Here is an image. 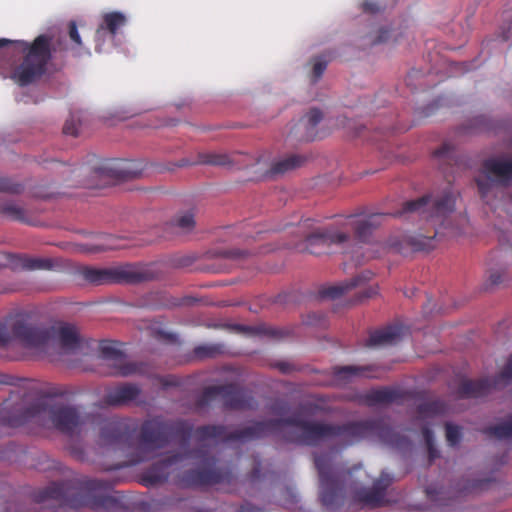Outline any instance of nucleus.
<instances>
[{"instance_id":"1","label":"nucleus","mask_w":512,"mask_h":512,"mask_svg":"<svg viewBox=\"0 0 512 512\" xmlns=\"http://www.w3.org/2000/svg\"><path fill=\"white\" fill-rule=\"evenodd\" d=\"M288 425V417L258 421L232 432L225 425H203L194 431L195 439L201 445L196 449L185 448L182 452L173 453L155 463L146 474L149 484L165 482L168 468L193 459L198 464L196 469L183 472L178 482L183 487H204L219 483H231L233 475L230 470L216 468V458L210 455L203 443L207 440H221L223 443L246 442L267 436ZM193 426L185 420H168L163 416H154L144 420L135 438L128 423L118 418H105L100 422L97 444L105 449L120 450L131 456L136 464L148 461L156 451L166 447L171 440L177 439L181 446L186 447L192 436Z\"/></svg>"},{"instance_id":"2","label":"nucleus","mask_w":512,"mask_h":512,"mask_svg":"<svg viewBox=\"0 0 512 512\" xmlns=\"http://www.w3.org/2000/svg\"><path fill=\"white\" fill-rule=\"evenodd\" d=\"M293 427L297 429L299 441L309 446H316L324 441L337 440L339 445L345 448L371 436H376L383 443L397 448L408 442L406 437L394 431L383 419L329 423L315 420L296 422L290 417V442L293 440Z\"/></svg>"},{"instance_id":"3","label":"nucleus","mask_w":512,"mask_h":512,"mask_svg":"<svg viewBox=\"0 0 512 512\" xmlns=\"http://www.w3.org/2000/svg\"><path fill=\"white\" fill-rule=\"evenodd\" d=\"M0 422L13 428L33 423L72 437L81 432L86 423V415L76 405L49 404L45 401L28 403L24 394L12 392L10 398L3 403Z\"/></svg>"},{"instance_id":"4","label":"nucleus","mask_w":512,"mask_h":512,"mask_svg":"<svg viewBox=\"0 0 512 512\" xmlns=\"http://www.w3.org/2000/svg\"><path fill=\"white\" fill-rule=\"evenodd\" d=\"M314 463L319 474V497L323 506L333 508L340 504L345 490L351 491L354 499L364 506L380 507L384 505L386 490L392 483L389 474L381 473L371 488H364L358 487L355 480L361 478L359 475L362 473L361 466L337 472L332 467L330 456L324 453L316 455Z\"/></svg>"},{"instance_id":"5","label":"nucleus","mask_w":512,"mask_h":512,"mask_svg":"<svg viewBox=\"0 0 512 512\" xmlns=\"http://www.w3.org/2000/svg\"><path fill=\"white\" fill-rule=\"evenodd\" d=\"M454 207L455 198L450 190L445 191L440 197L424 195L418 199L405 202L402 209L392 215L409 220L425 221L433 233L427 235L418 232L405 235L401 240L392 237L383 249L387 248L401 254H405L409 250L419 252L434 249L436 247V237L441 233L440 227L445 225Z\"/></svg>"},{"instance_id":"6","label":"nucleus","mask_w":512,"mask_h":512,"mask_svg":"<svg viewBox=\"0 0 512 512\" xmlns=\"http://www.w3.org/2000/svg\"><path fill=\"white\" fill-rule=\"evenodd\" d=\"M107 481L89 479L83 483L82 489L76 493L72 482H53L45 488L32 493L35 503L46 507H70L79 509L89 507L96 512H120L122 503L109 493Z\"/></svg>"},{"instance_id":"7","label":"nucleus","mask_w":512,"mask_h":512,"mask_svg":"<svg viewBox=\"0 0 512 512\" xmlns=\"http://www.w3.org/2000/svg\"><path fill=\"white\" fill-rule=\"evenodd\" d=\"M68 36L71 41L70 47L61 38L57 39L56 43L52 45L51 37L46 34L37 36L31 43L23 40L13 42L0 39V48L9 44H16L21 47L24 54L23 61L12 74L15 82L20 86H26L40 78L46 72L53 51L71 50L74 56H80L83 43L75 21H70L68 24Z\"/></svg>"},{"instance_id":"8","label":"nucleus","mask_w":512,"mask_h":512,"mask_svg":"<svg viewBox=\"0 0 512 512\" xmlns=\"http://www.w3.org/2000/svg\"><path fill=\"white\" fill-rule=\"evenodd\" d=\"M53 335V328L38 324L29 311L10 314L0 322V346H6L14 339L25 348L43 351Z\"/></svg>"},{"instance_id":"9","label":"nucleus","mask_w":512,"mask_h":512,"mask_svg":"<svg viewBox=\"0 0 512 512\" xmlns=\"http://www.w3.org/2000/svg\"><path fill=\"white\" fill-rule=\"evenodd\" d=\"M82 279L93 285L137 284L153 279V273L144 266L124 264L110 268L83 266L78 270Z\"/></svg>"},{"instance_id":"10","label":"nucleus","mask_w":512,"mask_h":512,"mask_svg":"<svg viewBox=\"0 0 512 512\" xmlns=\"http://www.w3.org/2000/svg\"><path fill=\"white\" fill-rule=\"evenodd\" d=\"M310 219L303 221L293 234H299L303 240L301 243L295 242L294 246L300 252L307 251L312 255H322L329 253L331 246L344 247L351 241V236L347 232L339 231L333 228L316 229L311 232L304 231L309 226Z\"/></svg>"},{"instance_id":"11","label":"nucleus","mask_w":512,"mask_h":512,"mask_svg":"<svg viewBox=\"0 0 512 512\" xmlns=\"http://www.w3.org/2000/svg\"><path fill=\"white\" fill-rule=\"evenodd\" d=\"M218 397L222 399L223 407L229 410H248L256 405L254 398L236 383L205 387L195 405L198 409H203Z\"/></svg>"},{"instance_id":"12","label":"nucleus","mask_w":512,"mask_h":512,"mask_svg":"<svg viewBox=\"0 0 512 512\" xmlns=\"http://www.w3.org/2000/svg\"><path fill=\"white\" fill-rule=\"evenodd\" d=\"M512 182V158L491 157L483 161L476 178L480 196L485 199L496 187H508Z\"/></svg>"},{"instance_id":"13","label":"nucleus","mask_w":512,"mask_h":512,"mask_svg":"<svg viewBox=\"0 0 512 512\" xmlns=\"http://www.w3.org/2000/svg\"><path fill=\"white\" fill-rule=\"evenodd\" d=\"M512 383V354L501 371L492 379H465L459 384L457 394L460 398H478L485 396L492 389H501Z\"/></svg>"},{"instance_id":"14","label":"nucleus","mask_w":512,"mask_h":512,"mask_svg":"<svg viewBox=\"0 0 512 512\" xmlns=\"http://www.w3.org/2000/svg\"><path fill=\"white\" fill-rule=\"evenodd\" d=\"M99 356L106 362L109 376L127 377L143 372V364L128 361L125 353L118 344L111 341H103L99 345Z\"/></svg>"},{"instance_id":"15","label":"nucleus","mask_w":512,"mask_h":512,"mask_svg":"<svg viewBox=\"0 0 512 512\" xmlns=\"http://www.w3.org/2000/svg\"><path fill=\"white\" fill-rule=\"evenodd\" d=\"M371 276L372 273L369 271L362 272L361 274L353 277L350 280H345L338 284L323 288L320 294L322 297L336 299L348 293L352 289L360 288V290L357 292L356 300L361 302L364 299L372 298L374 295L378 293V289L376 286H365L366 283L371 279Z\"/></svg>"},{"instance_id":"16","label":"nucleus","mask_w":512,"mask_h":512,"mask_svg":"<svg viewBox=\"0 0 512 512\" xmlns=\"http://www.w3.org/2000/svg\"><path fill=\"white\" fill-rule=\"evenodd\" d=\"M241 157L242 154L238 152L232 154L221 152H200L197 154L196 160L189 162L188 160L183 159L180 161L179 166L183 167L187 165L203 164L241 169L247 166L242 165L240 161Z\"/></svg>"},{"instance_id":"17","label":"nucleus","mask_w":512,"mask_h":512,"mask_svg":"<svg viewBox=\"0 0 512 512\" xmlns=\"http://www.w3.org/2000/svg\"><path fill=\"white\" fill-rule=\"evenodd\" d=\"M374 371L375 366L373 365L334 366L331 369V379L326 381L324 384L330 386H338L347 384L354 378H377V375L373 373Z\"/></svg>"},{"instance_id":"18","label":"nucleus","mask_w":512,"mask_h":512,"mask_svg":"<svg viewBox=\"0 0 512 512\" xmlns=\"http://www.w3.org/2000/svg\"><path fill=\"white\" fill-rule=\"evenodd\" d=\"M141 394V388L134 383H123L105 390L102 402L111 407L127 406Z\"/></svg>"},{"instance_id":"19","label":"nucleus","mask_w":512,"mask_h":512,"mask_svg":"<svg viewBox=\"0 0 512 512\" xmlns=\"http://www.w3.org/2000/svg\"><path fill=\"white\" fill-rule=\"evenodd\" d=\"M142 174L140 164L134 161H124L117 167L101 166L93 170L95 178L108 176L115 179H134L138 178Z\"/></svg>"},{"instance_id":"20","label":"nucleus","mask_w":512,"mask_h":512,"mask_svg":"<svg viewBox=\"0 0 512 512\" xmlns=\"http://www.w3.org/2000/svg\"><path fill=\"white\" fill-rule=\"evenodd\" d=\"M385 216L386 214L381 213L371 214L365 219H354L349 216L348 225L354 230L358 242L365 243L371 237L373 230L381 225L380 220Z\"/></svg>"},{"instance_id":"21","label":"nucleus","mask_w":512,"mask_h":512,"mask_svg":"<svg viewBox=\"0 0 512 512\" xmlns=\"http://www.w3.org/2000/svg\"><path fill=\"white\" fill-rule=\"evenodd\" d=\"M7 265L12 270H50L53 263L47 258H32L17 254L7 255Z\"/></svg>"},{"instance_id":"22","label":"nucleus","mask_w":512,"mask_h":512,"mask_svg":"<svg viewBox=\"0 0 512 512\" xmlns=\"http://www.w3.org/2000/svg\"><path fill=\"white\" fill-rule=\"evenodd\" d=\"M401 399L400 391L390 387L372 389L362 396V402L370 407L398 402Z\"/></svg>"},{"instance_id":"23","label":"nucleus","mask_w":512,"mask_h":512,"mask_svg":"<svg viewBox=\"0 0 512 512\" xmlns=\"http://www.w3.org/2000/svg\"><path fill=\"white\" fill-rule=\"evenodd\" d=\"M126 22V16L122 12L114 11L104 14L102 23L96 30L97 39L103 37L106 32L114 39L119 29L126 25Z\"/></svg>"},{"instance_id":"24","label":"nucleus","mask_w":512,"mask_h":512,"mask_svg":"<svg viewBox=\"0 0 512 512\" xmlns=\"http://www.w3.org/2000/svg\"><path fill=\"white\" fill-rule=\"evenodd\" d=\"M401 329L397 326H388L372 332L366 342V346H384L396 343L400 339Z\"/></svg>"},{"instance_id":"25","label":"nucleus","mask_w":512,"mask_h":512,"mask_svg":"<svg viewBox=\"0 0 512 512\" xmlns=\"http://www.w3.org/2000/svg\"><path fill=\"white\" fill-rule=\"evenodd\" d=\"M322 119L323 113L317 108L310 109L309 112L301 118L300 122L306 130L305 139L307 141H313L322 137L316 130L317 125L321 122Z\"/></svg>"},{"instance_id":"26","label":"nucleus","mask_w":512,"mask_h":512,"mask_svg":"<svg viewBox=\"0 0 512 512\" xmlns=\"http://www.w3.org/2000/svg\"><path fill=\"white\" fill-rule=\"evenodd\" d=\"M58 341L61 348L67 352L74 351L79 347L80 337L74 326L64 325L58 329Z\"/></svg>"},{"instance_id":"27","label":"nucleus","mask_w":512,"mask_h":512,"mask_svg":"<svg viewBox=\"0 0 512 512\" xmlns=\"http://www.w3.org/2000/svg\"><path fill=\"white\" fill-rule=\"evenodd\" d=\"M170 224L178 234H188L196 226L195 213L193 210L181 211L172 218Z\"/></svg>"},{"instance_id":"28","label":"nucleus","mask_w":512,"mask_h":512,"mask_svg":"<svg viewBox=\"0 0 512 512\" xmlns=\"http://www.w3.org/2000/svg\"><path fill=\"white\" fill-rule=\"evenodd\" d=\"M482 433L499 440L512 438V414L502 423L485 427Z\"/></svg>"},{"instance_id":"29","label":"nucleus","mask_w":512,"mask_h":512,"mask_svg":"<svg viewBox=\"0 0 512 512\" xmlns=\"http://www.w3.org/2000/svg\"><path fill=\"white\" fill-rule=\"evenodd\" d=\"M417 411L422 417H434L445 414L447 411V405L441 400H432L419 404Z\"/></svg>"},{"instance_id":"30","label":"nucleus","mask_w":512,"mask_h":512,"mask_svg":"<svg viewBox=\"0 0 512 512\" xmlns=\"http://www.w3.org/2000/svg\"><path fill=\"white\" fill-rule=\"evenodd\" d=\"M331 57L327 54H321L311 58L312 69L310 73V81L318 82L323 76Z\"/></svg>"},{"instance_id":"31","label":"nucleus","mask_w":512,"mask_h":512,"mask_svg":"<svg viewBox=\"0 0 512 512\" xmlns=\"http://www.w3.org/2000/svg\"><path fill=\"white\" fill-rule=\"evenodd\" d=\"M0 214L11 220L27 222L25 210L14 203H4L0 205Z\"/></svg>"},{"instance_id":"32","label":"nucleus","mask_w":512,"mask_h":512,"mask_svg":"<svg viewBox=\"0 0 512 512\" xmlns=\"http://www.w3.org/2000/svg\"><path fill=\"white\" fill-rule=\"evenodd\" d=\"M247 251L240 249H215L207 253L211 258H223L228 260L237 261L247 256Z\"/></svg>"},{"instance_id":"33","label":"nucleus","mask_w":512,"mask_h":512,"mask_svg":"<svg viewBox=\"0 0 512 512\" xmlns=\"http://www.w3.org/2000/svg\"><path fill=\"white\" fill-rule=\"evenodd\" d=\"M288 171V158H283L273 162L268 170L263 173L266 180H276L279 176L284 175Z\"/></svg>"},{"instance_id":"34","label":"nucleus","mask_w":512,"mask_h":512,"mask_svg":"<svg viewBox=\"0 0 512 512\" xmlns=\"http://www.w3.org/2000/svg\"><path fill=\"white\" fill-rule=\"evenodd\" d=\"M115 238L111 235H101L98 238L97 243L90 245L87 250L89 252H102L107 250H113L119 248V245L115 243Z\"/></svg>"},{"instance_id":"35","label":"nucleus","mask_w":512,"mask_h":512,"mask_svg":"<svg viewBox=\"0 0 512 512\" xmlns=\"http://www.w3.org/2000/svg\"><path fill=\"white\" fill-rule=\"evenodd\" d=\"M223 347L217 344L199 345L193 350L194 356L199 359L214 358L221 354Z\"/></svg>"},{"instance_id":"36","label":"nucleus","mask_w":512,"mask_h":512,"mask_svg":"<svg viewBox=\"0 0 512 512\" xmlns=\"http://www.w3.org/2000/svg\"><path fill=\"white\" fill-rule=\"evenodd\" d=\"M433 157L439 160L441 169L443 172H446V168L443 166L445 164L450 165L451 162L454 161V150L449 144L444 143L440 148L434 151Z\"/></svg>"},{"instance_id":"37","label":"nucleus","mask_w":512,"mask_h":512,"mask_svg":"<svg viewBox=\"0 0 512 512\" xmlns=\"http://www.w3.org/2000/svg\"><path fill=\"white\" fill-rule=\"evenodd\" d=\"M446 429V440L450 446H456L459 444L462 434L459 426L447 423Z\"/></svg>"},{"instance_id":"38","label":"nucleus","mask_w":512,"mask_h":512,"mask_svg":"<svg viewBox=\"0 0 512 512\" xmlns=\"http://www.w3.org/2000/svg\"><path fill=\"white\" fill-rule=\"evenodd\" d=\"M79 125L80 120L78 118H75L74 115H71L70 118H68L65 121V124L63 126V133L65 135L76 137L79 134Z\"/></svg>"},{"instance_id":"39","label":"nucleus","mask_w":512,"mask_h":512,"mask_svg":"<svg viewBox=\"0 0 512 512\" xmlns=\"http://www.w3.org/2000/svg\"><path fill=\"white\" fill-rule=\"evenodd\" d=\"M23 187L19 183H14L10 179L0 177V192H8L12 194H19Z\"/></svg>"},{"instance_id":"40","label":"nucleus","mask_w":512,"mask_h":512,"mask_svg":"<svg viewBox=\"0 0 512 512\" xmlns=\"http://www.w3.org/2000/svg\"><path fill=\"white\" fill-rule=\"evenodd\" d=\"M308 161V157L304 154L290 152V170L303 166Z\"/></svg>"},{"instance_id":"41","label":"nucleus","mask_w":512,"mask_h":512,"mask_svg":"<svg viewBox=\"0 0 512 512\" xmlns=\"http://www.w3.org/2000/svg\"><path fill=\"white\" fill-rule=\"evenodd\" d=\"M487 126V120L484 116H478L470 120L469 130L471 132L482 131Z\"/></svg>"},{"instance_id":"42","label":"nucleus","mask_w":512,"mask_h":512,"mask_svg":"<svg viewBox=\"0 0 512 512\" xmlns=\"http://www.w3.org/2000/svg\"><path fill=\"white\" fill-rule=\"evenodd\" d=\"M246 331H249L253 334H269L274 335V330L272 329H266L263 326H256V327H244Z\"/></svg>"},{"instance_id":"43","label":"nucleus","mask_w":512,"mask_h":512,"mask_svg":"<svg viewBox=\"0 0 512 512\" xmlns=\"http://www.w3.org/2000/svg\"><path fill=\"white\" fill-rule=\"evenodd\" d=\"M390 31L388 29H380L378 36L372 41V44L384 43L389 38Z\"/></svg>"},{"instance_id":"44","label":"nucleus","mask_w":512,"mask_h":512,"mask_svg":"<svg viewBox=\"0 0 512 512\" xmlns=\"http://www.w3.org/2000/svg\"><path fill=\"white\" fill-rule=\"evenodd\" d=\"M422 435H423V438L427 444V446H431L433 444V431L427 427V426H424L422 428Z\"/></svg>"},{"instance_id":"45","label":"nucleus","mask_w":512,"mask_h":512,"mask_svg":"<svg viewBox=\"0 0 512 512\" xmlns=\"http://www.w3.org/2000/svg\"><path fill=\"white\" fill-rule=\"evenodd\" d=\"M363 10L365 12H369V13H375L377 11H379V7L376 3L374 2H370V1H365L363 3Z\"/></svg>"},{"instance_id":"46","label":"nucleus","mask_w":512,"mask_h":512,"mask_svg":"<svg viewBox=\"0 0 512 512\" xmlns=\"http://www.w3.org/2000/svg\"><path fill=\"white\" fill-rule=\"evenodd\" d=\"M238 512H262V510L250 503H245L240 507Z\"/></svg>"},{"instance_id":"47","label":"nucleus","mask_w":512,"mask_h":512,"mask_svg":"<svg viewBox=\"0 0 512 512\" xmlns=\"http://www.w3.org/2000/svg\"><path fill=\"white\" fill-rule=\"evenodd\" d=\"M428 452H429V458L430 460H434L436 457H438L437 450L433 447V444L431 446H428Z\"/></svg>"},{"instance_id":"48","label":"nucleus","mask_w":512,"mask_h":512,"mask_svg":"<svg viewBox=\"0 0 512 512\" xmlns=\"http://www.w3.org/2000/svg\"><path fill=\"white\" fill-rule=\"evenodd\" d=\"M490 281L492 284H499L501 282V276L499 274H491Z\"/></svg>"},{"instance_id":"49","label":"nucleus","mask_w":512,"mask_h":512,"mask_svg":"<svg viewBox=\"0 0 512 512\" xmlns=\"http://www.w3.org/2000/svg\"><path fill=\"white\" fill-rule=\"evenodd\" d=\"M425 491L427 496L432 500L434 499V496L437 494L436 490L431 487L426 488Z\"/></svg>"},{"instance_id":"50","label":"nucleus","mask_w":512,"mask_h":512,"mask_svg":"<svg viewBox=\"0 0 512 512\" xmlns=\"http://www.w3.org/2000/svg\"><path fill=\"white\" fill-rule=\"evenodd\" d=\"M0 384H12L10 377L4 374H0Z\"/></svg>"},{"instance_id":"51","label":"nucleus","mask_w":512,"mask_h":512,"mask_svg":"<svg viewBox=\"0 0 512 512\" xmlns=\"http://www.w3.org/2000/svg\"><path fill=\"white\" fill-rule=\"evenodd\" d=\"M259 475H260V469H259V467H255V468L253 469V471H252V475H251V477H252L253 479H255V478H258V477H259Z\"/></svg>"},{"instance_id":"52","label":"nucleus","mask_w":512,"mask_h":512,"mask_svg":"<svg viewBox=\"0 0 512 512\" xmlns=\"http://www.w3.org/2000/svg\"><path fill=\"white\" fill-rule=\"evenodd\" d=\"M511 35H512V31H511V28L509 27L507 32L504 33V40H508Z\"/></svg>"},{"instance_id":"53","label":"nucleus","mask_w":512,"mask_h":512,"mask_svg":"<svg viewBox=\"0 0 512 512\" xmlns=\"http://www.w3.org/2000/svg\"><path fill=\"white\" fill-rule=\"evenodd\" d=\"M280 369L282 372H286L288 370V364L287 363H282L280 365Z\"/></svg>"},{"instance_id":"54","label":"nucleus","mask_w":512,"mask_h":512,"mask_svg":"<svg viewBox=\"0 0 512 512\" xmlns=\"http://www.w3.org/2000/svg\"><path fill=\"white\" fill-rule=\"evenodd\" d=\"M500 241H507V242H509L511 240H510V238L508 236H506V234L503 233V235L501 236Z\"/></svg>"},{"instance_id":"55","label":"nucleus","mask_w":512,"mask_h":512,"mask_svg":"<svg viewBox=\"0 0 512 512\" xmlns=\"http://www.w3.org/2000/svg\"><path fill=\"white\" fill-rule=\"evenodd\" d=\"M85 186H86V187H88V188H94V187H96V186H95V185H93V184H85Z\"/></svg>"},{"instance_id":"56","label":"nucleus","mask_w":512,"mask_h":512,"mask_svg":"<svg viewBox=\"0 0 512 512\" xmlns=\"http://www.w3.org/2000/svg\"><path fill=\"white\" fill-rule=\"evenodd\" d=\"M293 498H294V496L290 494V498H289L290 504H292Z\"/></svg>"}]
</instances>
